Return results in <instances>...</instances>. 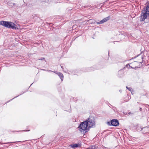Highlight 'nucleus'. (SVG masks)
I'll return each mask as SVG.
<instances>
[{
  "mask_svg": "<svg viewBox=\"0 0 149 149\" xmlns=\"http://www.w3.org/2000/svg\"><path fill=\"white\" fill-rule=\"evenodd\" d=\"M0 25H1L6 27L11 28L12 29H18L17 26L14 23L10 22L3 21H0Z\"/></svg>",
  "mask_w": 149,
  "mask_h": 149,
  "instance_id": "f257e3e1",
  "label": "nucleus"
},
{
  "mask_svg": "<svg viewBox=\"0 0 149 149\" xmlns=\"http://www.w3.org/2000/svg\"><path fill=\"white\" fill-rule=\"evenodd\" d=\"M86 121H83L81 122L78 127L79 130L81 132H84L87 130L88 125Z\"/></svg>",
  "mask_w": 149,
  "mask_h": 149,
  "instance_id": "f03ea898",
  "label": "nucleus"
},
{
  "mask_svg": "<svg viewBox=\"0 0 149 149\" xmlns=\"http://www.w3.org/2000/svg\"><path fill=\"white\" fill-rule=\"evenodd\" d=\"M149 15V13L147 12L146 10H145L142 9L141 10L140 21H144L147 18V17Z\"/></svg>",
  "mask_w": 149,
  "mask_h": 149,
  "instance_id": "7ed1b4c3",
  "label": "nucleus"
},
{
  "mask_svg": "<svg viewBox=\"0 0 149 149\" xmlns=\"http://www.w3.org/2000/svg\"><path fill=\"white\" fill-rule=\"evenodd\" d=\"M85 121L87 122V125L89 128L95 125V122L93 118H88Z\"/></svg>",
  "mask_w": 149,
  "mask_h": 149,
  "instance_id": "20e7f679",
  "label": "nucleus"
},
{
  "mask_svg": "<svg viewBox=\"0 0 149 149\" xmlns=\"http://www.w3.org/2000/svg\"><path fill=\"white\" fill-rule=\"evenodd\" d=\"M107 124L109 125H112L114 126H117L119 125L118 120L116 119H113L111 121L107 122Z\"/></svg>",
  "mask_w": 149,
  "mask_h": 149,
  "instance_id": "39448f33",
  "label": "nucleus"
},
{
  "mask_svg": "<svg viewBox=\"0 0 149 149\" xmlns=\"http://www.w3.org/2000/svg\"><path fill=\"white\" fill-rule=\"evenodd\" d=\"M110 18V17L109 16L105 18H104L103 19L100 21L97 22V24H103L104 23L107 22L108 20H109Z\"/></svg>",
  "mask_w": 149,
  "mask_h": 149,
  "instance_id": "423d86ee",
  "label": "nucleus"
},
{
  "mask_svg": "<svg viewBox=\"0 0 149 149\" xmlns=\"http://www.w3.org/2000/svg\"><path fill=\"white\" fill-rule=\"evenodd\" d=\"M119 77H123L124 75V72L123 70L119 71L118 72Z\"/></svg>",
  "mask_w": 149,
  "mask_h": 149,
  "instance_id": "0eeeda50",
  "label": "nucleus"
},
{
  "mask_svg": "<svg viewBox=\"0 0 149 149\" xmlns=\"http://www.w3.org/2000/svg\"><path fill=\"white\" fill-rule=\"evenodd\" d=\"M142 9L145 10L147 12L149 13V4H148L146 7Z\"/></svg>",
  "mask_w": 149,
  "mask_h": 149,
  "instance_id": "6e6552de",
  "label": "nucleus"
},
{
  "mask_svg": "<svg viewBox=\"0 0 149 149\" xmlns=\"http://www.w3.org/2000/svg\"><path fill=\"white\" fill-rule=\"evenodd\" d=\"M126 67H127L128 68H132V69H136V68H138V67H135L134 68V67H132V66H130V64L128 63V64H127L126 66Z\"/></svg>",
  "mask_w": 149,
  "mask_h": 149,
  "instance_id": "1a4fd4ad",
  "label": "nucleus"
},
{
  "mask_svg": "<svg viewBox=\"0 0 149 149\" xmlns=\"http://www.w3.org/2000/svg\"><path fill=\"white\" fill-rule=\"evenodd\" d=\"M58 75L60 78L61 81H62L63 79V74L61 73L60 72V73H59V74Z\"/></svg>",
  "mask_w": 149,
  "mask_h": 149,
  "instance_id": "9d476101",
  "label": "nucleus"
},
{
  "mask_svg": "<svg viewBox=\"0 0 149 149\" xmlns=\"http://www.w3.org/2000/svg\"><path fill=\"white\" fill-rule=\"evenodd\" d=\"M70 146L72 148H77L79 146V145L78 144H71L70 145Z\"/></svg>",
  "mask_w": 149,
  "mask_h": 149,
  "instance_id": "9b49d317",
  "label": "nucleus"
},
{
  "mask_svg": "<svg viewBox=\"0 0 149 149\" xmlns=\"http://www.w3.org/2000/svg\"><path fill=\"white\" fill-rule=\"evenodd\" d=\"M15 3H11L10 2H8L7 3V5L9 7H12L14 5H15Z\"/></svg>",
  "mask_w": 149,
  "mask_h": 149,
  "instance_id": "f8f14e48",
  "label": "nucleus"
},
{
  "mask_svg": "<svg viewBox=\"0 0 149 149\" xmlns=\"http://www.w3.org/2000/svg\"><path fill=\"white\" fill-rule=\"evenodd\" d=\"M72 9H70V8H68L66 9V11L67 12L68 14H69L70 13H71L72 12Z\"/></svg>",
  "mask_w": 149,
  "mask_h": 149,
  "instance_id": "ddd939ff",
  "label": "nucleus"
},
{
  "mask_svg": "<svg viewBox=\"0 0 149 149\" xmlns=\"http://www.w3.org/2000/svg\"><path fill=\"white\" fill-rule=\"evenodd\" d=\"M140 61H137V62H139V63H141L143 61V56H142V55H141V58H140Z\"/></svg>",
  "mask_w": 149,
  "mask_h": 149,
  "instance_id": "4468645a",
  "label": "nucleus"
},
{
  "mask_svg": "<svg viewBox=\"0 0 149 149\" xmlns=\"http://www.w3.org/2000/svg\"><path fill=\"white\" fill-rule=\"evenodd\" d=\"M37 60H44V61H45V59L44 57H41V58H39V59H38Z\"/></svg>",
  "mask_w": 149,
  "mask_h": 149,
  "instance_id": "2eb2a0df",
  "label": "nucleus"
},
{
  "mask_svg": "<svg viewBox=\"0 0 149 149\" xmlns=\"http://www.w3.org/2000/svg\"><path fill=\"white\" fill-rule=\"evenodd\" d=\"M128 89L129 91L131 92L132 94H133L132 91H133V90L131 88H128Z\"/></svg>",
  "mask_w": 149,
  "mask_h": 149,
  "instance_id": "dca6fc26",
  "label": "nucleus"
},
{
  "mask_svg": "<svg viewBox=\"0 0 149 149\" xmlns=\"http://www.w3.org/2000/svg\"><path fill=\"white\" fill-rule=\"evenodd\" d=\"M53 72H54L55 74H57L58 75L59 73H60V72H57V71H54Z\"/></svg>",
  "mask_w": 149,
  "mask_h": 149,
  "instance_id": "f3484780",
  "label": "nucleus"
},
{
  "mask_svg": "<svg viewBox=\"0 0 149 149\" xmlns=\"http://www.w3.org/2000/svg\"><path fill=\"white\" fill-rule=\"evenodd\" d=\"M21 95V94H20V95H18V96H16V97H15L14 98H13V99H11L10 100V101H11V100H13L14 98H15L17 97L18 96H19V95Z\"/></svg>",
  "mask_w": 149,
  "mask_h": 149,
  "instance_id": "a211bd4d",
  "label": "nucleus"
},
{
  "mask_svg": "<svg viewBox=\"0 0 149 149\" xmlns=\"http://www.w3.org/2000/svg\"><path fill=\"white\" fill-rule=\"evenodd\" d=\"M140 55H140V54L138 55H137V56H136L135 57H134V58H132L131 59H134V58H136L137 57H138V56H140Z\"/></svg>",
  "mask_w": 149,
  "mask_h": 149,
  "instance_id": "6ab92c4d",
  "label": "nucleus"
},
{
  "mask_svg": "<svg viewBox=\"0 0 149 149\" xmlns=\"http://www.w3.org/2000/svg\"><path fill=\"white\" fill-rule=\"evenodd\" d=\"M29 131V130H23V131H17V132H23V131Z\"/></svg>",
  "mask_w": 149,
  "mask_h": 149,
  "instance_id": "aec40b11",
  "label": "nucleus"
},
{
  "mask_svg": "<svg viewBox=\"0 0 149 149\" xmlns=\"http://www.w3.org/2000/svg\"><path fill=\"white\" fill-rule=\"evenodd\" d=\"M47 71L49 72H53L54 71H52V70H46Z\"/></svg>",
  "mask_w": 149,
  "mask_h": 149,
  "instance_id": "412c9836",
  "label": "nucleus"
},
{
  "mask_svg": "<svg viewBox=\"0 0 149 149\" xmlns=\"http://www.w3.org/2000/svg\"><path fill=\"white\" fill-rule=\"evenodd\" d=\"M61 68L63 69V66H62V65H61Z\"/></svg>",
  "mask_w": 149,
  "mask_h": 149,
  "instance_id": "4be33fe9",
  "label": "nucleus"
},
{
  "mask_svg": "<svg viewBox=\"0 0 149 149\" xmlns=\"http://www.w3.org/2000/svg\"><path fill=\"white\" fill-rule=\"evenodd\" d=\"M142 108H140V109H139V110H140V111H142Z\"/></svg>",
  "mask_w": 149,
  "mask_h": 149,
  "instance_id": "5701e85b",
  "label": "nucleus"
},
{
  "mask_svg": "<svg viewBox=\"0 0 149 149\" xmlns=\"http://www.w3.org/2000/svg\"><path fill=\"white\" fill-rule=\"evenodd\" d=\"M132 114V113L131 112H129V113H128V114H129V115L130 114ZM132 114H133V113H132Z\"/></svg>",
  "mask_w": 149,
  "mask_h": 149,
  "instance_id": "b1692460",
  "label": "nucleus"
},
{
  "mask_svg": "<svg viewBox=\"0 0 149 149\" xmlns=\"http://www.w3.org/2000/svg\"><path fill=\"white\" fill-rule=\"evenodd\" d=\"M143 128H141V127H140L141 130H139H139H140V131H141V130H142V129H143Z\"/></svg>",
  "mask_w": 149,
  "mask_h": 149,
  "instance_id": "393cba45",
  "label": "nucleus"
},
{
  "mask_svg": "<svg viewBox=\"0 0 149 149\" xmlns=\"http://www.w3.org/2000/svg\"><path fill=\"white\" fill-rule=\"evenodd\" d=\"M46 70H45V69H42V70H44V71H46Z\"/></svg>",
  "mask_w": 149,
  "mask_h": 149,
  "instance_id": "a878e982",
  "label": "nucleus"
},
{
  "mask_svg": "<svg viewBox=\"0 0 149 149\" xmlns=\"http://www.w3.org/2000/svg\"><path fill=\"white\" fill-rule=\"evenodd\" d=\"M126 88L127 89H128V88H129V87H128L127 86H126Z\"/></svg>",
  "mask_w": 149,
  "mask_h": 149,
  "instance_id": "bb28decb",
  "label": "nucleus"
},
{
  "mask_svg": "<svg viewBox=\"0 0 149 149\" xmlns=\"http://www.w3.org/2000/svg\"><path fill=\"white\" fill-rule=\"evenodd\" d=\"M5 143V144H6V143Z\"/></svg>",
  "mask_w": 149,
  "mask_h": 149,
  "instance_id": "cd10ccee",
  "label": "nucleus"
},
{
  "mask_svg": "<svg viewBox=\"0 0 149 149\" xmlns=\"http://www.w3.org/2000/svg\"><path fill=\"white\" fill-rule=\"evenodd\" d=\"M17 142H22L21 141H18Z\"/></svg>",
  "mask_w": 149,
  "mask_h": 149,
  "instance_id": "c85d7f7f",
  "label": "nucleus"
},
{
  "mask_svg": "<svg viewBox=\"0 0 149 149\" xmlns=\"http://www.w3.org/2000/svg\"><path fill=\"white\" fill-rule=\"evenodd\" d=\"M70 111H70H70H69V112H70Z\"/></svg>",
  "mask_w": 149,
  "mask_h": 149,
  "instance_id": "c756f323",
  "label": "nucleus"
},
{
  "mask_svg": "<svg viewBox=\"0 0 149 149\" xmlns=\"http://www.w3.org/2000/svg\"><path fill=\"white\" fill-rule=\"evenodd\" d=\"M32 84H33V83L31 84V86L32 85Z\"/></svg>",
  "mask_w": 149,
  "mask_h": 149,
  "instance_id": "7c9ffc66",
  "label": "nucleus"
},
{
  "mask_svg": "<svg viewBox=\"0 0 149 149\" xmlns=\"http://www.w3.org/2000/svg\"><path fill=\"white\" fill-rule=\"evenodd\" d=\"M14 142H12V143H14Z\"/></svg>",
  "mask_w": 149,
  "mask_h": 149,
  "instance_id": "2f4dec72",
  "label": "nucleus"
},
{
  "mask_svg": "<svg viewBox=\"0 0 149 149\" xmlns=\"http://www.w3.org/2000/svg\"><path fill=\"white\" fill-rule=\"evenodd\" d=\"M109 0H107V1H108Z\"/></svg>",
  "mask_w": 149,
  "mask_h": 149,
  "instance_id": "473e14b6",
  "label": "nucleus"
}]
</instances>
